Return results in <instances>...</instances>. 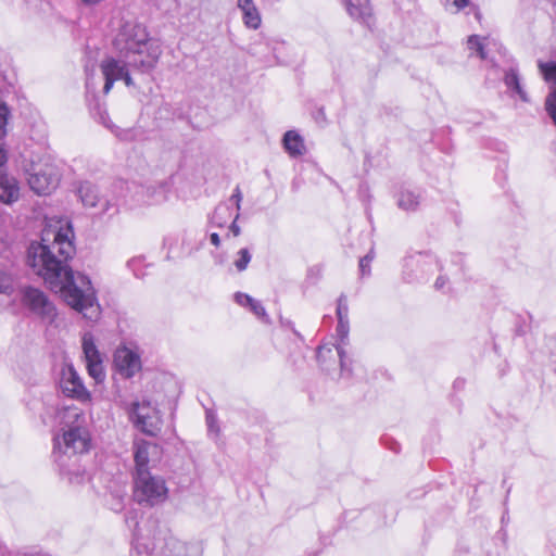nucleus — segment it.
I'll list each match as a JSON object with an SVG mask.
<instances>
[{
	"label": "nucleus",
	"instance_id": "nucleus-1",
	"mask_svg": "<svg viewBox=\"0 0 556 556\" xmlns=\"http://www.w3.org/2000/svg\"><path fill=\"white\" fill-rule=\"evenodd\" d=\"M71 233L70 227L61 228L54 233L50 245L31 242L27 249L26 263L51 290L62 292L72 308L96 320L100 315V305L91 280L85 274H75L67 264L75 253Z\"/></svg>",
	"mask_w": 556,
	"mask_h": 556
},
{
	"label": "nucleus",
	"instance_id": "nucleus-2",
	"mask_svg": "<svg viewBox=\"0 0 556 556\" xmlns=\"http://www.w3.org/2000/svg\"><path fill=\"white\" fill-rule=\"evenodd\" d=\"M62 440H54L55 462L60 467L61 475L71 484H83L89 480V475L76 465L77 458L72 465L68 464L72 456L87 453L91 446V437L87 428L86 416L78 409L67 410L65 414Z\"/></svg>",
	"mask_w": 556,
	"mask_h": 556
},
{
	"label": "nucleus",
	"instance_id": "nucleus-3",
	"mask_svg": "<svg viewBox=\"0 0 556 556\" xmlns=\"http://www.w3.org/2000/svg\"><path fill=\"white\" fill-rule=\"evenodd\" d=\"M113 46L126 64L140 73L152 71L162 54L160 45L151 40L146 27L138 23H125Z\"/></svg>",
	"mask_w": 556,
	"mask_h": 556
},
{
	"label": "nucleus",
	"instance_id": "nucleus-4",
	"mask_svg": "<svg viewBox=\"0 0 556 556\" xmlns=\"http://www.w3.org/2000/svg\"><path fill=\"white\" fill-rule=\"evenodd\" d=\"M440 268L439 261L430 253L409 254L403 260L402 280L406 283H424Z\"/></svg>",
	"mask_w": 556,
	"mask_h": 556
},
{
	"label": "nucleus",
	"instance_id": "nucleus-5",
	"mask_svg": "<svg viewBox=\"0 0 556 556\" xmlns=\"http://www.w3.org/2000/svg\"><path fill=\"white\" fill-rule=\"evenodd\" d=\"M168 490L165 480L161 476L150 472H141L134 476V497L140 505L154 506L163 503Z\"/></svg>",
	"mask_w": 556,
	"mask_h": 556
},
{
	"label": "nucleus",
	"instance_id": "nucleus-6",
	"mask_svg": "<svg viewBox=\"0 0 556 556\" xmlns=\"http://www.w3.org/2000/svg\"><path fill=\"white\" fill-rule=\"evenodd\" d=\"M77 193L84 206L97 208L102 217L112 218L119 212L117 198L114 194L101 193L99 187L90 181L80 182Z\"/></svg>",
	"mask_w": 556,
	"mask_h": 556
},
{
	"label": "nucleus",
	"instance_id": "nucleus-7",
	"mask_svg": "<svg viewBox=\"0 0 556 556\" xmlns=\"http://www.w3.org/2000/svg\"><path fill=\"white\" fill-rule=\"evenodd\" d=\"M21 295L22 303L34 314L49 320L55 317V306L42 290L26 286L21 290Z\"/></svg>",
	"mask_w": 556,
	"mask_h": 556
},
{
	"label": "nucleus",
	"instance_id": "nucleus-8",
	"mask_svg": "<svg viewBox=\"0 0 556 556\" xmlns=\"http://www.w3.org/2000/svg\"><path fill=\"white\" fill-rule=\"evenodd\" d=\"M27 181L35 193L46 195L58 187L59 175L53 165H35L28 173Z\"/></svg>",
	"mask_w": 556,
	"mask_h": 556
},
{
	"label": "nucleus",
	"instance_id": "nucleus-9",
	"mask_svg": "<svg viewBox=\"0 0 556 556\" xmlns=\"http://www.w3.org/2000/svg\"><path fill=\"white\" fill-rule=\"evenodd\" d=\"M59 384L62 393L67 397L79 402H87L90 400L89 391L86 389L78 372L71 364H66L62 367Z\"/></svg>",
	"mask_w": 556,
	"mask_h": 556
},
{
	"label": "nucleus",
	"instance_id": "nucleus-10",
	"mask_svg": "<svg viewBox=\"0 0 556 556\" xmlns=\"http://www.w3.org/2000/svg\"><path fill=\"white\" fill-rule=\"evenodd\" d=\"M81 345L88 375L96 383H102L105 380L106 375L103 358L94 343L93 336L89 332L85 333L83 336Z\"/></svg>",
	"mask_w": 556,
	"mask_h": 556
},
{
	"label": "nucleus",
	"instance_id": "nucleus-11",
	"mask_svg": "<svg viewBox=\"0 0 556 556\" xmlns=\"http://www.w3.org/2000/svg\"><path fill=\"white\" fill-rule=\"evenodd\" d=\"M101 72L104 76L103 92L106 94L112 89L116 80L123 79L127 87L134 86V80L129 74V70H134L127 65L125 60H116L114 58H108L101 63Z\"/></svg>",
	"mask_w": 556,
	"mask_h": 556
},
{
	"label": "nucleus",
	"instance_id": "nucleus-12",
	"mask_svg": "<svg viewBox=\"0 0 556 556\" xmlns=\"http://www.w3.org/2000/svg\"><path fill=\"white\" fill-rule=\"evenodd\" d=\"M114 366L122 377L129 379L140 371L141 359L138 353L123 346L114 353Z\"/></svg>",
	"mask_w": 556,
	"mask_h": 556
},
{
	"label": "nucleus",
	"instance_id": "nucleus-13",
	"mask_svg": "<svg viewBox=\"0 0 556 556\" xmlns=\"http://www.w3.org/2000/svg\"><path fill=\"white\" fill-rule=\"evenodd\" d=\"M349 331H350L349 319L338 320V325H337L338 344L336 345V354L339 357L341 374L343 376L352 375V369L350 367L351 359L349 358L346 352L343 349V346L348 343V340H349Z\"/></svg>",
	"mask_w": 556,
	"mask_h": 556
},
{
	"label": "nucleus",
	"instance_id": "nucleus-14",
	"mask_svg": "<svg viewBox=\"0 0 556 556\" xmlns=\"http://www.w3.org/2000/svg\"><path fill=\"white\" fill-rule=\"evenodd\" d=\"M157 446L148 441H138L134 444V462L135 472L134 476H140L142 472H150L149 463L150 456L155 454Z\"/></svg>",
	"mask_w": 556,
	"mask_h": 556
},
{
	"label": "nucleus",
	"instance_id": "nucleus-15",
	"mask_svg": "<svg viewBox=\"0 0 556 556\" xmlns=\"http://www.w3.org/2000/svg\"><path fill=\"white\" fill-rule=\"evenodd\" d=\"M20 198L18 182L14 177L7 174V168L0 172V201L4 204H12Z\"/></svg>",
	"mask_w": 556,
	"mask_h": 556
},
{
	"label": "nucleus",
	"instance_id": "nucleus-16",
	"mask_svg": "<svg viewBox=\"0 0 556 556\" xmlns=\"http://www.w3.org/2000/svg\"><path fill=\"white\" fill-rule=\"evenodd\" d=\"M396 205L405 212H416L422 201V194L417 189L401 188L395 195Z\"/></svg>",
	"mask_w": 556,
	"mask_h": 556
},
{
	"label": "nucleus",
	"instance_id": "nucleus-17",
	"mask_svg": "<svg viewBox=\"0 0 556 556\" xmlns=\"http://www.w3.org/2000/svg\"><path fill=\"white\" fill-rule=\"evenodd\" d=\"M282 144L285 150L292 157H298L305 153L304 140L295 130H288L285 132Z\"/></svg>",
	"mask_w": 556,
	"mask_h": 556
},
{
	"label": "nucleus",
	"instance_id": "nucleus-18",
	"mask_svg": "<svg viewBox=\"0 0 556 556\" xmlns=\"http://www.w3.org/2000/svg\"><path fill=\"white\" fill-rule=\"evenodd\" d=\"M504 84L506 85L507 89L510 90L513 93L517 94L520 98V100H522L523 102L528 101V94L521 85L520 75L517 66H510L508 70L505 71Z\"/></svg>",
	"mask_w": 556,
	"mask_h": 556
},
{
	"label": "nucleus",
	"instance_id": "nucleus-19",
	"mask_svg": "<svg viewBox=\"0 0 556 556\" xmlns=\"http://www.w3.org/2000/svg\"><path fill=\"white\" fill-rule=\"evenodd\" d=\"M345 3L346 10L353 18L367 22L370 17L369 0H345Z\"/></svg>",
	"mask_w": 556,
	"mask_h": 556
},
{
	"label": "nucleus",
	"instance_id": "nucleus-20",
	"mask_svg": "<svg viewBox=\"0 0 556 556\" xmlns=\"http://www.w3.org/2000/svg\"><path fill=\"white\" fill-rule=\"evenodd\" d=\"M135 426L149 435H155L160 430L156 420L149 414L138 415V420L132 421Z\"/></svg>",
	"mask_w": 556,
	"mask_h": 556
},
{
	"label": "nucleus",
	"instance_id": "nucleus-21",
	"mask_svg": "<svg viewBox=\"0 0 556 556\" xmlns=\"http://www.w3.org/2000/svg\"><path fill=\"white\" fill-rule=\"evenodd\" d=\"M243 24L251 29H257L261 26L262 18L256 5L242 10Z\"/></svg>",
	"mask_w": 556,
	"mask_h": 556
},
{
	"label": "nucleus",
	"instance_id": "nucleus-22",
	"mask_svg": "<svg viewBox=\"0 0 556 556\" xmlns=\"http://www.w3.org/2000/svg\"><path fill=\"white\" fill-rule=\"evenodd\" d=\"M14 290V277L4 266H0V293L10 295Z\"/></svg>",
	"mask_w": 556,
	"mask_h": 556
},
{
	"label": "nucleus",
	"instance_id": "nucleus-23",
	"mask_svg": "<svg viewBox=\"0 0 556 556\" xmlns=\"http://www.w3.org/2000/svg\"><path fill=\"white\" fill-rule=\"evenodd\" d=\"M91 113L100 124H102L109 129H112L113 125L111 124L109 114L104 105H102L99 102H96V104L91 108Z\"/></svg>",
	"mask_w": 556,
	"mask_h": 556
},
{
	"label": "nucleus",
	"instance_id": "nucleus-24",
	"mask_svg": "<svg viewBox=\"0 0 556 556\" xmlns=\"http://www.w3.org/2000/svg\"><path fill=\"white\" fill-rule=\"evenodd\" d=\"M252 260V254L248 248H242L237 252V258L233 262L236 269L239 273L244 271Z\"/></svg>",
	"mask_w": 556,
	"mask_h": 556
},
{
	"label": "nucleus",
	"instance_id": "nucleus-25",
	"mask_svg": "<svg viewBox=\"0 0 556 556\" xmlns=\"http://www.w3.org/2000/svg\"><path fill=\"white\" fill-rule=\"evenodd\" d=\"M152 408L150 406V403L149 402H132L130 404V407L128 409V414H129V418L132 420V421H136L138 420V415H141V414H149L151 413Z\"/></svg>",
	"mask_w": 556,
	"mask_h": 556
},
{
	"label": "nucleus",
	"instance_id": "nucleus-26",
	"mask_svg": "<svg viewBox=\"0 0 556 556\" xmlns=\"http://www.w3.org/2000/svg\"><path fill=\"white\" fill-rule=\"evenodd\" d=\"M336 346L320 345L317 349L316 357L323 369H329L326 366L328 359H332L334 356Z\"/></svg>",
	"mask_w": 556,
	"mask_h": 556
},
{
	"label": "nucleus",
	"instance_id": "nucleus-27",
	"mask_svg": "<svg viewBox=\"0 0 556 556\" xmlns=\"http://www.w3.org/2000/svg\"><path fill=\"white\" fill-rule=\"evenodd\" d=\"M539 68L546 81L555 84L556 88V62H539Z\"/></svg>",
	"mask_w": 556,
	"mask_h": 556
},
{
	"label": "nucleus",
	"instance_id": "nucleus-28",
	"mask_svg": "<svg viewBox=\"0 0 556 556\" xmlns=\"http://www.w3.org/2000/svg\"><path fill=\"white\" fill-rule=\"evenodd\" d=\"M134 549L135 554L132 556H153L152 549H150L146 543L141 542L137 532L134 533Z\"/></svg>",
	"mask_w": 556,
	"mask_h": 556
},
{
	"label": "nucleus",
	"instance_id": "nucleus-29",
	"mask_svg": "<svg viewBox=\"0 0 556 556\" xmlns=\"http://www.w3.org/2000/svg\"><path fill=\"white\" fill-rule=\"evenodd\" d=\"M337 317L338 320L349 319V305L344 294H341L337 301Z\"/></svg>",
	"mask_w": 556,
	"mask_h": 556
},
{
	"label": "nucleus",
	"instance_id": "nucleus-30",
	"mask_svg": "<svg viewBox=\"0 0 556 556\" xmlns=\"http://www.w3.org/2000/svg\"><path fill=\"white\" fill-rule=\"evenodd\" d=\"M10 115V110L4 102H0V141L7 135V124L8 117Z\"/></svg>",
	"mask_w": 556,
	"mask_h": 556
},
{
	"label": "nucleus",
	"instance_id": "nucleus-31",
	"mask_svg": "<svg viewBox=\"0 0 556 556\" xmlns=\"http://www.w3.org/2000/svg\"><path fill=\"white\" fill-rule=\"evenodd\" d=\"M545 109L556 125V88L546 97Z\"/></svg>",
	"mask_w": 556,
	"mask_h": 556
},
{
	"label": "nucleus",
	"instance_id": "nucleus-32",
	"mask_svg": "<svg viewBox=\"0 0 556 556\" xmlns=\"http://www.w3.org/2000/svg\"><path fill=\"white\" fill-rule=\"evenodd\" d=\"M166 185L161 184L159 187H148L147 190L149 192V197L151 198L152 202H161L165 199V190Z\"/></svg>",
	"mask_w": 556,
	"mask_h": 556
},
{
	"label": "nucleus",
	"instance_id": "nucleus-33",
	"mask_svg": "<svg viewBox=\"0 0 556 556\" xmlns=\"http://www.w3.org/2000/svg\"><path fill=\"white\" fill-rule=\"evenodd\" d=\"M468 46H469L470 49H475L478 52V54H479V56L481 59H485L486 58V54L484 52V47H483L479 36L471 35L468 38Z\"/></svg>",
	"mask_w": 556,
	"mask_h": 556
},
{
	"label": "nucleus",
	"instance_id": "nucleus-34",
	"mask_svg": "<svg viewBox=\"0 0 556 556\" xmlns=\"http://www.w3.org/2000/svg\"><path fill=\"white\" fill-rule=\"evenodd\" d=\"M250 311L258 318H261L263 321L268 323L269 318L265 311V307L262 305V303L257 300H255L252 305L250 306Z\"/></svg>",
	"mask_w": 556,
	"mask_h": 556
},
{
	"label": "nucleus",
	"instance_id": "nucleus-35",
	"mask_svg": "<svg viewBox=\"0 0 556 556\" xmlns=\"http://www.w3.org/2000/svg\"><path fill=\"white\" fill-rule=\"evenodd\" d=\"M228 212L229 206L226 204H220L215 208V212L212 216V223H214L217 227H223L226 220L220 216L222 212Z\"/></svg>",
	"mask_w": 556,
	"mask_h": 556
},
{
	"label": "nucleus",
	"instance_id": "nucleus-36",
	"mask_svg": "<svg viewBox=\"0 0 556 556\" xmlns=\"http://www.w3.org/2000/svg\"><path fill=\"white\" fill-rule=\"evenodd\" d=\"M235 301L238 305L243 307H249L252 305V303L255 301L252 296H250L247 293L243 292H236L235 293Z\"/></svg>",
	"mask_w": 556,
	"mask_h": 556
},
{
	"label": "nucleus",
	"instance_id": "nucleus-37",
	"mask_svg": "<svg viewBox=\"0 0 556 556\" xmlns=\"http://www.w3.org/2000/svg\"><path fill=\"white\" fill-rule=\"evenodd\" d=\"M546 547L551 556H556V530H553L548 533Z\"/></svg>",
	"mask_w": 556,
	"mask_h": 556
},
{
	"label": "nucleus",
	"instance_id": "nucleus-38",
	"mask_svg": "<svg viewBox=\"0 0 556 556\" xmlns=\"http://www.w3.org/2000/svg\"><path fill=\"white\" fill-rule=\"evenodd\" d=\"M229 201L235 203L236 208L239 212L241 208V201H242V193H241L239 186H237L235 188L233 193L231 194Z\"/></svg>",
	"mask_w": 556,
	"mask_h": 556
},
{
	"label": "nucleus",
	"instance_id": "nucleus-39",
	"mask_svg": "<svg viewBox=\"0 0 556 556\" xmlns=\"http://www.w3.org/2000/svg\"><path fill=\"white\" fill-rule=\"evenodd\" d=\"M370 264H371V262H368V260H363V258L359 260L358 267H359V273H361L362 277H366V276L370 275V273H371Z\"/></svg>",
	"mask_w": 556,
	"mask_h": 556
},
{
	"label": "nucleus",
	"instance_id": "nucleus-40",
	"mask_svg": "<svg viewBox=\"0 0 556 556\" xmlns=\"http://www.w3.org/2000/svg\"><path fill=\"white\" fill-rule=\"evenodd\" d=\"M239 217H240V214H239V213H237V214H236V217H235V219H233V222H232V223L230 224V226H229V231H230L235 237H238V236H240V233H241V228H240V226L237 224V220H238V218H239Z\"/></svg>",
	"mask_w": 556,
	"mask_h": 556
},
{
	"label": "nucleus",
	"instance_id": "nucleus-41",
	"mask_svg": "<svg viewBox=\"0 0 556 556\" xmlns=\"http://www.w3.org/2000/svg\"><path fill=\"white\" fill-rule=\"evenodd\" d=\"M447 277L445 276H439L434 282V288L437 290H442L444 288V286L447 283Z\"/></svg>",
	"mask_w": 556,
	"mask_h": 556
},
{
	"label": "nucleus",
	"instance_id": "nucleus-42",
	"mask_svg": "<svg viewBox=\"0 0 556 556\" xmlns=\"http://www.w3.org/2000/svg\"><path fill=\"white\" fill-rule=\"evenodd\" d=\"M238 8L242 11L244 9H249L250 7L255 5L253 0H238Z\"/></svg>",
	"mask_w": 556,
	"mask_h": 556
},
{
	"label": "nucleus",
	"instance_id": "nucleus-43",
	"mask_svg": "<svg viewBox=\"0 0 556 556\" xmlns=\"http://www.w3.org/2000/svg\"><path fill=\"white\" fill-rule=\"evenodd\" d=\"M210 241L213 245H215L216 248H218L220 245V238H219V235L217 232H213L210 235Z\"/></svg>",
	"mask_w": 556,
	"mask_h": 556
},
{
	"label": "nucleus",
	"instance_id": "nucleus-44",
	"mask_svg": "<svg viewBox=\"0 0 556 556\" xmlns=\"http://www.w3.org/2000/svg\"><path fill=\"white\" fill-rule=\"evenodd\" d=\"M454 4L458 10H462L469 4V0H454Z\"/></svg>",
	"mask_w": 556,
	"mask_h": 556
},
{
	"label": "nucleus",
	"instance_id": "nucleus-45",
	"mask_svg": "<svg viewBox=\"0 0 556 556\" xmlns=\"http://www.w3.org/2000/svg\"><path fill=\"white\" fill-rule=\"evenodd\" d=\"M363 260H368V262H372L375 258V252L374 249H371L365 256L362 257Z\"/></svg>",
	"mask_w": 556,
	"mask_h": 556
},
{
	"label": "nucleus",
	"instance_id": "nucleus-46",
	"mask_svg": "<svg viewBox=\"0 0 556 556\" xmlns=\"http://www.w3.org/2000/svg\"><path fill=\"white\" fill-rule=\"evenodd\" d=\"M463 384H464V381H463V380L457 379V380H455V382H454V388H460Z\"/></svg>",
	"mask_w": 556,
	"mask_h": 556
},
{
	"label": "nucleus",
	"instance_id": "nucleus-47",
	"mask_svg": "<svg viewBox=\"0 0 556 556\" xmlns=\"http://www.w3.org/2000/svg\"><path fill=\"white\" fill-rule=\"evenodd\" d=\"M213 427H214V424H212L211 421H208V428H210V430H212V429H213Z\"/></svg>",
	"mask_w": 556,
	"mask_h": 556
},
{
	"label": "nucleus",
	"instance_id": "nucleus-48",
	"mask_svg": "<svg viewBox=\"0 0 556 556\" xmlns=\"http://www.w3.org/2000/svg\"><path fill=\"white\" fill-rule=\"evenodd\" d=\"M216 263H217V264H223V260H222V258L216 260Z\"/></svg>",
	"mask_w": 556,
	"mask_h": 556
}]
</instances>
